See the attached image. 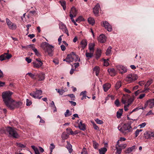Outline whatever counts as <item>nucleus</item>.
Masks as SVG:
<instances>
[{"mask_svg": "<svg viewBox=\"0 0 154 154\" xmlns=\"http://www.w3.org/2000/svg\"><path fill=\"white\" fill-rule=\"evenodd\" d=\"M13 93L9 91H5L2 94V97L5 105L8 108L9 105L13 101V100L11 98Z\"/></svg>", "mask_w": 154, "mask_h": 154, "instance_id": "nucleus-1", "label": "nucleus"}, {"mask_svg": "<svg viewBox=\"0 0 154 154\" xmlns=\"http://www.w3.org/2000/svg\"><path fill=\"white\" fill-rule=\"evenodd\" d=\"M42 47L45 53H47L50 57L53 55L54 46L49 44L48 43L45 42L42 45Z\"/></svg>", "mask_w": 154, "mask_h": 154, "instance_id": "nucleus-2", "label": "nucleus"}, {"mask_svg": "<svg viewBox=\"0 0 154 154\" xmlns=\"http://www.w3.org/2000/svg\"><path fill=\"white\" fill-rule=\"evenodd\" d=\"M118 128L120 132L124 134H125L132 131L131 124L128 123L125 124L122 126L119 125Z\"/></svg>", "mask_w": 154, "mask_h": 154, "instance_id": "nucleus-3", "label": "nucleus"}, {"mask_svg": "<svg viewBox=\"0 0 154 154\" xmlns=\"http://www.w3.org/2000/svg\"><path fill=\"white\" fill-rule=\"evenodd\" d=\"M74 60L75 62L79 61L80 59L79 58L78 56L74 52H72L70 54L68 55L66 58L63 60L64 61H66L69 63L72 62Z\"/></svg>", "mask_w": 154, "mask_h": 154, "instance_id": "nucleus-4", "label": "nucleus"}, {"mask_svg": "<svg viewBox=\"0 0 154 154\" xmlns=\"http://www.w3.org/2000/svg\"><path fill=\"white\" fill-rule=\"evenodd\" d=\"M6 130L8 133L9 137H12L14 138L18 137V134L14 128L11 127H8L6 128Z\"/></svg>", "mask_w": 154, "mask_h": 154, "instance_id": "nucleus-5", "label": "nucleus"}, {"mask_svg": "<svg viewBox=\"0 0 154 154\" xmlns=\"http://www.w3.org/2000/svg\"><path fill=\"white\" fill-rule=\"evenodd\" d=\"M137 76L136 74L133 73L127 76L125 80L129 83H131L137 80Z\"/></svg>", "mask_w": 154, "mask_h": 154, "instance_id": "nucleus-6", "label": "nucleus"}, {"mask_svg": "<svg viewBox=\"0 0 154 154\" xmlns=\"http://www.w3.org/2000/svg\"><path fill=\"white\" fill-rule=\"evenodd\" d=\"M22 104L21 102H16L13 100L9 105L10 107L9 106L8 108L10 109H13L19 107L22 105Z\"/></svg>", "mask_w": 154, "mask_h": 154, "instance_id": "nucleus-7", "label": "nucleus"}, {"mask_svg": "<svg viewBox=\"0 0 154 154\" xmlns=\"http://www.w3.org/2000/svg\"><path fill=\"white\" fill-rule=\"evenodd\" d=\"M42 93V91L41 90H36L35 91L32 92L30 94V95L34 98H38L39 99H40L42 97H39V96L41 95Z\"/></svg>", "mask_w": 154, "mask_h": 154, "instance_id": "nucleus-8", "label": "nucleus"}, {"mask_svg": "<svg viewBox=\"0 0 154 154\" xmlns=\"http://www.w3.org/2000/svg\"><path fill=\"white\" fill-rule=\"evenodd\" d=\"M6 22L9 28L12 30H15L17 28V26L15 24L12 22L8 19L6 18Z\"/></svg>", "mask_w": 154, "mask_h": 154, "instance_id": "nucleus-9", "label": "nucleus"}, {"mask_svg": "<svg viewBox=\"0 0 154 154\" xmlns=\"http://www.w3.org/2000/svg\"><path fill=\"white\" fill-rule=\"evenodd\" d=\"M101 24L102 26L106 29L108 31L111 32L112 30V26L107 21H103L102 22Z\"/></svg>", "mask_w": 154, "mask_h": 154, "instance_id": "nucleus-10", "label": "nucleus"}, {"mask_svg": "<svg viewBox=\"0 0 154 154\" xmlns=\"http://www.w3.org/2000/svg\"><path fill=\"white\" fill-rule=\"evenodd\" d=\"M148 106L151 109L154 107V99H149L144 104V108H146Z\"/></svg>", "mask_w": 154, "mask_h": 154, "instance_id": "nucleus-11", "label": "nucleus"}, {"mask_svg": "<svg viewBox=\"0 0 154 154\" xmlns=\"http://www.w3.org/2000/svg\"><path fill=\"white\" fill-rule=\"evenodd\" d=\"M59 28L62 29V31L65 33H66L68 36L69 35L68 31L66 27V25L61 23L59 24Z\"/></svg>", "mask_w": 154, "mask_h": 154, "instance_id": "nucleus-12", "label": "nucleus"}, {"mask_svg": "<svg viewBox=\"0 0 154 154\" xmlns=\"http://www.w3.org/2000/svg\"><path fill=\"white\" fill-rule=\"evenodd\" d=\"M116 67L119 72L121 74H123L127 72V69L123 66L118 65L116 66Z\"/></svg>", "mask_w": 154, "mask_h": 154, "instance_id": "nucleus-13", "label": "nucleus"}, {"mask_svg": "<svg viewBox=\"0 0 154 154\" xmlns=\"http://www.w3.org/2000/svg\"><path fill=\"white\" fill-rule=\"evenodd\" d=\"M87 42L86 39H84L81 41L80 43V46L79 48H82V50L84 49L87 46Z\"/></svg>", "mask_w": 154, "mask_h": 154, "instance_id": "nucleus-14", "label": "nucleus"}, {"mask_svg": "<svg viewBox=\"0 0 154 154\" xmlns=\"http://www.w3.org/2000/svg\"><path fill=\"white\" fill-rule=\"evenodd\" d=\"M36 60L38 63H39V64H36L35 62H33V66L35 68H39L42 66L43 63L39 59H36Z\"/></svg>", "mask_w": 154, "mask_h": 154, "instance_id": "nucleus-15", "label": "nucleus"}, {"mask_svg": "<svg viewBox=\"0 0 154 154\" xmlns=\"http://www.w3.org/2000/svg\"><path fill=\"white\" fill-rule=\"evenodd\" d=\"M98 40L101 43H104L106 41V37L104 35L101 34L99 36Z\"/></svg>", "mask_w": 154, "mask_h": 154, "instance_id": "nucleus-16", "label": "nucleus"}, {"mask_svg": "<svg viewBox=\"0 0 154 154\" xmlns=\"http://www.w3.org/2000/svg\"><path fill=\"white\" fill-rule=\"evenodd\" d=\"M77 14V11L74 7H72L70 11V15L72 14L73 16L75 17Z\"/></svg>", "mask_w": 154, "mask_h": 154, "instance_id": "nucleus-17", "label": "nucleus"}, {"mask_svg": "<svg viewBox=\"0 0 154 154\" xmlns=\"http://www.w3.org/2000/svg\"><path fill=\"white\" fill-rule=\"evenodd\" d=\"M153 80L152 79H150L148 81L145 85V91H146L149 89V88H148V87L149 86L152 82Z\"/></svg>", "mask_w": 154, "mask_h": 154, "instance_id": "nucleus-18", "label": "nucleus"}, {"mask_svg": "<svg viewBox=\"0 0 154 154\" xmlns=\"http://www.w3.org/2000/svg\"><path fill=\"white\" fill-rule=\"evenodd\" d=\"M108 71L111 76H114L116 74V71L114 68L109 69Z\"/></svg>", "mask_w": 154, "mask_h": 154, "instance_id": "nucleus-19", "label": "nucleus"}, {"mask_svg": "<svg viewBox=\"0 0 154 154\" xmlns=\"http://www.w3.org/2000/svg\"><path fill=\"white\" fill-rule=\"evenodd\" d=\"M111 85L109 83H106L103 85V88L105 92L107 91L110 88Z\"/></svg>", "mask_w": 154, "mask_h": 154, "instance_id": "nucleus-20", "label": "nucleus"}, {"mask_svg": "<svg viewBox=\"0 0 154 154\" xmlns=\"http://www.w3.org/2000/svg\"><path fill=\"white\" fill-rule=\"evenodd\" d=\"M95 46V44L93 43H91L89 44L88 48L91 52H94V47Z\"/></svg>", "mask_w": 154, "mask_h": 154, "instance_id": "nucleus-21", "label": "nucleus"}, {"mask_svg": "<svg viewBox=\"0 0 154 154\" xmlns=\"http://www.w3.org/2000/svg\"><path fill=\"white\" fill-rule=\"evenodd\" d=\"M112 49V48L111 46H109L107 49L106 50V51L105 52V54L107 56H109L112 53V51L111 49Z\"/></svg>", "mask_w": 154, "mask_h": 154, "instance_id": "nucleus-22", "label": "nucleus"}, {"mask_svg": "<svg viewBox=\"0 0 154 154\" xmlns=\"http://www.w3.org/2000/svg\"><path fill=\"white\" fill-rule=\"evenodd\" d=\"M98 151L100 154H105L107 149L105 147H103L99 149Z\"/></svg>", "mask_w": 154, "mask_h": 154, "instance_id": "nucleus-23", "label": "nucleus"}, {"mask_svg": "<svg viewBox=\"0 0 154 154\" xmlns=\"http://www.w3.org/2000/svg\"><path fill=\"white\" fill-rule=\"evenodd\" d=\"M32 45V50L35 52V55L38 57L40 56L41 55L40 53L35 48V47H33V45Z\"/></svg>", "mask_w": 154, "mask_h": 154, "instance_id": "nucleus-24", "label": "nucleus"}, {"mask_svg": "<svg viewBox=\"0 0 154 154\" xmlns=\"http://www.w3.org/2000/svg\"><path fill=\"white\" fill-rule=\"evenodd\" d=\"M79 127L80 129L84 131L85 129V126L84 124H82V122H80L79 124Z\"/></svg>", "mask_w": 154, "mask_h": 154, "instance_id": "nucleus-25", "label": "nucleus"}, {"mask_svg": "<svg viewBox=\"0 0 154 154\" xmlns=\"http://www.w3.org/2000/svg\"><path fill=\"white\" fill-rule=\"evenodd\" d=\"M38 76L39 78L38 80L39 81L43 80L45 79V75L43 73H40L38 75Z\"/></svg>", "mask_w": 154, "mask_h": 154, "instance_id": "nucleus-26", "label": "nucleus"}, {"mask_svg": "<svg viewBox=\"0 0 154 154\" xmlns=\"http://www.w3.org/2000/svg\"><path fill=\"white\" fill-rule=\"evenodd\" d=\"M94 52H88V51H86L85 53V56L88 59L91 58L93 56Z\"/></svg>", "mask_w": 154, "mask_h": 154, "instance_id": "nucleus-27", "label": "nucleus"}, {"mask_svg": "<svg viewBox=\"0 0 154 154\" xmlns=\"http://www.w3.org/2000/svg\"><path fill=\"white\" fill-rule=\"evenodd\" d=\"M66 147L68 149L69 152L70 153H71L72 151V146L70 143L68 142L67 145Z\"/></svg>", "mask_w": 154, "mask_h": 154, "instance_id": "nucleus-28", "label": "nucleus"}, {"mask_svg": "<svg viewBox=\"0 0 154 154\" xmlns=\"http://www.w3.org/2000/svg\"><path fill=\"white\" fill-rule=\"evenodd\" d=\"M123 112L122 109H119V111L117 112V116L118 118H120L122 115Z\"/></svg>", "mask_w": 154, "mask_h": 154, "instance_id": "nucleus-29", "label": "nucleus"}, {"mask_svg": "<svg viewBox=\"0 0 154 154\" xmlns=\"http://www.w3.org/2000/svg\"><path fill=\"white\" fill-rule=\"evenodd\" d=\"M116 154H120L122 152V149L119 147H118L117 146H116Z\"/></svg>", "mask_w": 154, "mask_h": 154, "instance_id": "nucleus-30", "label": "nucleus"}, {"mask_svg": "<svg viewBox=\"0 0 154 154\" xmlns=\"http://www.w3.org/2000/svg\"><path fill=\"white\" fill-rule=\"evenodd\" d=\"M8 53H5L4 54H6L5 55V60L6 59H10V58H11L12 56L11 54H9L8 53Z\"/></svg>", "mask_w": 154, "mask_h": 154, "instance_id": "nucleus-31", "label": "nucleus"}, {"mask_svg": "<svg viewBox=\"0 0 154 154\" xmlns=\"http://www.w3.org/2000/svg\"><path fill=\"white\" fill-rule=\"evenodd\" d=\"M88 23L92 25H93L94 23V20L93 18L92 17H89L88 19Z\"/></svg>", "mask_w": 154, "mask_h": 154, "instance_id": "nucleus-32", "label": "nucleus"}, {"mask_svg": "<svg viewBox=\"0 0 154 154\" xmlns=\"http://www.w3.org/2000/svg\"><path fill=\"white\" fill-rule=\"evenodd\" d=\"M51 106L52 107V109H54V112H55L57 111L55 105L53 101H52L50 104Z\"/></svg>", "mask_w": 154, "mask_h": 154, "instance_id": "nucleus-33", "label": "nucleus"}, {"mask_svg": "<svg viewBox=\"0 0 154 154\" xmlns=\"http://www.w3.org/2000/svg\"><path fill=\"white\" fill-rule=\"evenodd\" d=\"M97 16L98 15V14L100 13L101 14V11L100 5L98 4H97Z\"/></svg>", "mask_w": 154, "mask_h": 154, "instance_id": "nucleus-34", "label": "nucleus"}, {"mask_svg": "<svg viewBox=\"0 0 154 154\" xmlns=\"http://www.w3.org/2000/svg\"><path fill=\"white\" fill-rule=\"evenodd\" d=\"M101 51L100 49L97 48V58H99L101 56Z\"/></svg>", "mask_w": 154, "mask_h": 154, "instance_id": "nucleus-35", "label": "nucleus"}, {"mask_svg": "<svg viewBox=\"0 0 154 154\" xmlns=\"http://www.w3.org/2000/svg\"><path fill=\"white\" fill-rule=\"evenodd\" d=\"M61 5L63 7V9L65 10L66 8V2L64 1H61L60 2Z\"/></svg>", "mask_w": 154, "mask_h": 154, "instance_id": "nucleus-36", "label": "nucleus"}, {"mask_svg": "<svg viewBox=\"0 0 154 154\" xmlns=\"http://www.w3.org/2000/svg\"><path fill=\"white\" fill-rule=\"evenodd\" d=\"M131 99H129L128 101V104L127 105H125L124 106V110L125 111H127L128 110V107L129 106L130 104L131 103H130V101H131Z\"/></svg>", "mask_w": 154, "mask_h": 154, "instance_id": "nucleus-37", "label": "nucleus"}, {"mask_svg": "<svg viewBox=\"0 0 154 154\" xmlns=\"http://www.w3.org/2000/svg\"><path fill=\"white\" fill-rule=\"evenodd\" d=\"M56 90L57 91L58 93L60 95H62L63 93L65 92V91L64 90H60V89H56Z\"/></svg>", "mask_w": 154, "mask_h": 154, "instance_id": "nucleus-38", "label": "nucleus"}, {"mask_svg": "<svg viewBox=\"0 0 154 154\" xmlns=\"http://www.w3.org/2000/svg\"><path fill=\"white\" fill-rule=\"evenodd\" d=\"M71 115V113L70 112L69 109H67L66 112L64 113V115L65 117H67L70 116Z\"/></svg>", "mask_w": 154, "mask_h": 154, "instance_id": "nucleus-39", "label": "nucleus"}, {"mask_svg": "<svg viewBox=\"0 0 154 154\" xmlns=\"http://www.w3.org/2000/svg\"><path fill=\"white\" fill-rule=\"evenodd\" d=\"M102 60L103 61V64L104 66H107L109 65V63L106 60L103 59Z\"/></svg>", "mask_w": 154, "mask_h": 154, "instance_id": "nucleus-40", "label": "nucleus"}, {"mask_svg": "<svg viewBox=\"0 0 154 154\" xmlns=\"http://www.w3.org/2000/svg\"><path fill=\"white\" fill-rule=\"evenodd\" d=\"M121 86V83L120 82H118L115 85V88L116 90L118 89Z\"/></svg>", "mask_w": 154, "mask_h": 154, "instance_id": "nucleus-41", "label": "nucleus"}, {"mask_svg": "<svg viewBox=\"0 0 154 154\" xmlns=\"http://www.w3.org/2000/svg\"><path fill=\"white\" fill-rule=\"evenodd\" d=\"M66 130L68 134L73 135V131L70 128H68L66 129Z\"/></svg>", "mask_w": 154, "mask_h": 154, "instance_id": "nucleus-42", "label": "nucleus"}, {"mask_svg": "<svg viewBox=\"0 0 154 154\" xmlns=\"http://www.w3.org/2000/svg\"><path fill=\"white\" fill-rule=\"evenodd\" d=\"M147 134L149 136L150 138L151 137H154V133L150 131L147 132Z\"/></svg>", "mask_w": 154, "mask_h": 154, "instance_id": "nucleus-43", "label": "nucleus"}, {"mask_svg": "<svg viewBox=\"0 0 154 154\" xmlns=\"http://www.w3.org/2000/svg\"><path fill=\"white\" fill-rule=\"evenodd\" d=\"M146 94H140L139 96L137 97V99H142L145 96Z\"/></svg>", "mask_w": 154, "mask_h": 154, "instance_id": "nucleus-44", "label": "nucleus"}, {"mask_svg": "<svg viewBox=\"0 0 154 154\" xmlns=\"http://www.w3.org/2000/svg\"><path fill=\"white\" fill-rule=\"evenodd\" d=\"M55 146L53 143H51V144L50 146V150L51 152H52L53 149L55 148Z\"/></svg>", "mask_w": 154, "mask_h": 154, "instance_id": "nucleus-45", "label": "nucleus"}, {"mask_svg": "<svg viewBox=\"0 0 154 154\" xmlns=\"http://www.w3.org/2000/svg\"><path fill=\"white\" fill-rule=\"evenodd\" d=\"M6 54H4V53L0 56V60L3 61L5 60V55Z\"/></svg>", "mask_w": 154, "mask_h": 154, "instance_id": "nucleus-46", "label": "nucleus"}, {"mask_svg": "<svg viewBox=\"0 0 154 154\" xmlns=\"http://www.w3.org/2000/svg\"><path fill=\"white\" fill-rule=\"evenodd\" d=\"M142 131V129H140V130L137 129V130L135 133L136 137H137L138 136V135H139V132L140 131Z\"/></svg>", "mask_w": 154, "mask_h": 154, "instance_id": "nucleus-47", "label": "nucleus"}, {"mask_svg": "<svg viewBox=\"0 0 154 154\" xmlns=\"http://www.w3.org/2000/svg\"><path fill=\"white\" fill-rule=\"evenodd\" d=\"M28 75L32 79H36V78L35 77V75L32 74V73H28L26 74V75Z\"/></svg>", "mask_w": 154, "mask_h": 154, "instance_id": "nucleus-48", "label": "nucleus"}, {"mask_svg": "<svg viewBox=\"0 0 154 154\" xmlns=\"http://www.w3.org/2000/svg\"><path fill=\"white\" fill-rule=\"evenodd\" d=\"M67 96H69L71 98V100H75V97L74 95L73 94H69L67 95Z\"/></svg>", "mask_w": 154, "mask_h": 154, "instance_id": "nucleus-49", "label": "nucleus"}, {"mask_svg": "<svg viewBox=\"0 0 154 154\" xmlns=\"http://www.w3.org/2000/svg\"><path fill=\"white\" fill-rule=\"evenodd\" d=\"M87 151L86 149L85 148H83L81 152V154H87Z\"/></svg>", "mask_w": 154, "mask_h": 154, "instance_id": "nucleus-50", "label": "nucleus"}, {"mask_svg": "<svg viewBox=\"0 0 154 154\" xmlns=\"http://www.w3.org/2000/svg\"><path fill=\"white\" fill-rule=\"evenodd\" d=\"M17 146L21 148H24L25 147V146L24 145L20 143H17Z\"/></svg>", "mask_w": 154, "mask_h": 154, "instance_id": "nucleus-51", "label": "nucleus"}, {"mask_svg": "<svg viewBox=\"0 0 154 154\" xmlns=\"http://www.w3.org/2000/svg\"><path fill=\"white\" fill-rule=\"evenodd\" d=\"M115 104L117 107L119 106L120 103L118 99L116 100L115 102Z\"/></svg>", "mask_w": 154, "mask_h": 154, "instance_id": "nucleus-52", "label": "nucleus"}, {"mask_svg": "<svg viewBox=\"0 0 154 154\" xmlns=\"http://www.w3.org/2000/svg\"><path fill=\"white\" fill-rule=\"evenodd\" d=\"M127 145L126 144H123L120 145L119 146V147L121 148V149H124L126 147Z\"/></svg>", "mask_w": 154, "mask_h": 154, "instance_id": "nucleus-53", "label": "nucleus"}, {"mask_svg": "<svg viewBox=\"0 0 154 154\" xmlns=\"http://www.w3.org/2000/svg\"><path fill=\"white\" fill-rule=\"evenodd\" d=\"M32 103V102L31 101L29 100L28 99H26V105L27 106H30Z\"/></svg>", "mask_w": 154, "mask_h": 154, "instance_id": "nucleus-54", "label": "nucleus"}, {"mask_svg": "<svg viewBox=\"0 0 154 154\" xmlns=\"http://www.w3.org/2000/svg\"><path fill=\"white\" fill-rule=\"evenodd\" d=\"M103 122L102 120H100L98 119H97V124H102L103 123Z\"/></svg>", "mask_w": 154, "mask_h": 154, "instance_id": "nucleus-55", "label": "nucleus"}, {"mask_svg": "<svg viewBox=\"0 0 154 154\" xmlns=\"http://www.w3.org/2000/svg\"><path fill=\"white\" fill-rule=\"evenodd\" d=\"M62 138L64 139H66L68 137V136L66 134L63 133L62 136Z\"/></svg>", "mask_w": 154, "mask_h": 154, "instance_id": "nucleus-56", "label": "nucleus"}, {"mask_svg": "<svg viewBox=\"0 0 154 154\" xmlns=\"http://www.w3.org/2000/svg\"><path fill=\"white\" fill-rule=\"evenodd\" d=\"M143 91H140V90H138L137 91H136L135 93V94L136 95H138L140 93L143 92Z\"/></svg>", "mask_w": 154, "mask_h": 154, "instance_id": "nucleus-57", "label": "nucleus"}, {"mask_svg": "<svg viewBox=\"0 0 154 154\" xmlns=\"http://www.w3.org/2000/svg\"><path fill=\"white\" fill-rule=\"evenodd\" d=\"M91 122L94 128L95 129H96V125L95 123L93 121L91 120Z\"/></svg>", "mask_w": 154, "mask_h": 154, "instance_id": "nucleus-58", "label": "nucleus"}, {"mask_svg": "<svg viewBox=\"0 0 154 154\" xmlns=\"http://www.w3.org/2000/svg\"><path fill=\"white\" fill-rule=\"evenodd\" d=\"M144 137L146 139L150 138L149 136V135H147V132H146L145 133H144Z\"/></svg>", "mask_w": 154, "mask_h": 154, "instance_id": "nucleus-59", "label": "nucleus"}, {"mask_svg": "<svg viewBox=\"0 0 154 154\" xmlns=\"http://www.w3.org/2000/svg\"><path fill=\"white\" fill-rule=\"evenodd\" d=\"M60 47H61V50L62 51H65L66 49L65 46L63 45H61L60 46Z\"/></svg>", "mask_w": 154, "mask_h": 154, "instance_id": "nucleus-60", "label": "nucleus"}, {"mask_svg": "<svg viewBox=\"0 0 154 154\" xmlns=\"http://www.w3.org/2000/svg\"><path fill=\"white\" fill-rule=\"evenodd\" d=\"M26 60L27 62L28 63H29L31 62L32 60L29 58L26 57Z\"/></svg>", "mask_w": 154, "mask_h": 154, "instance_id": "nucleus-61", "label": "nucleus"}, {"mask_svg": "<svg viewBox=\"0 0 154 154\" xmlns=\"http://www.w3.org/2000/svg\"><path fill=\"white\" fill-rule=\"evenodd\" d=\"M97 76L100 72L101 70L100 68L98 66H97Z\"/></svg>", "mask_w": 154, "mask_h": 154, "instance_id": "nucleus-62", "label": "nucleus"}, {"mask_svg": "<svg viewBox=\"0 0 154 154\" xmlns=\"http://www.w3.org/2000/svg\"><path fill=\"white\" fill-rule=\"evenodd\" d=\"M63 35H60V37H59L58 39V42H59V45L61 43V41H62V38H61V37Z\"/></svg>", "mask_w": 154, "mask_h": 154, "instance_id": "nucleus-63", "label": "nucleus"}, {"mask_svg": "<svg viewBox=\"0 0 154 154\" xmlns=\"http://www.w3.org/2000/svg\"><path fill=\"white\" fill-rule=\"evenodd\" d=\"M69 102L72 105L75 106L76 105V103L75 102H73L72 101H69Z\"/></svg>", "mask_w": 154, "mask_h": 154, "instance_id": "nucleus-64", "label": "nucleus"}]
</instances>
